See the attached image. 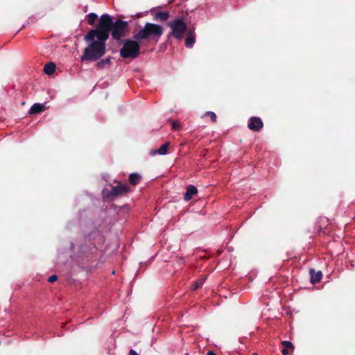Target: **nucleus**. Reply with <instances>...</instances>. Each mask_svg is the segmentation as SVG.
Wrapping results in <instances>:
<instances>
[{"label": "nucleus", "mask_w": 355, "mask_h": 355, "mask_svg": "<svg viewBox=\"0 0 355 355\" xmlns=\"http://www.w3.org/2000/svg\"><path fill=\"white\" fill-rule=\"evenodd\" d=\"M131 20L125 21L107 13H103L100 17V22L96 26L97 29L107 40L110 36L119 46H122L119 50V55L123 59L132 60L133 40L132 35L126 38L123 36L129 33Z\"/></svg>", "instance_id": "nucleus-1"}, {"label": "nucleus", "mask_w": 355, "mask_h": 355, "mask_svg": "<svg viewBox=\"0 0 355 355\" xmlns=\"http://www.w3.org/2000/svg\"><path fill=\"white\" fill-rule=\"evenodd\" d=\"M164 31L160 24L146 22L141 26L137 21L135 22L132 33L133 46L132 60L137 59L141 54V47L145 42L157 44Z\"/></svg>", "instance_id": "nucleus-2"}, {"label": "nucleus", "mask_w": 355, "mask_h": 355, "mask_svg": "<svg viewBox=\"0 0 355 355\" xmlns=\"http://www.w3.org/2000/svg\"><path fill=\"white\" fill-rule=\"evenodd\" d=\"M87 46L80 55L84 63L93 62L104 57L107 52V40L95 26L84 36Z\"/></svg>", "instance_id": "nucleus-3"}, {"label": "nucleus", "mask_w": 355, "mask_h": 355, "mask_svg": "<svg viewBox=\"0 0 355 355\" xmlns=\"http://www.w3.org/2000/svg\"><path fill=\"white\" fill-rule=\"evenodd\" d=\"M166 25L170 28V31L166 36V40L159 46V52H164L167 49L168 46H172L173 39L180 42L182 33H183L185 27L182 23L180 22V20L177 19H173L167 21Z\"/></svg>", "instance_id": "nucleus-4"}, {"label": "nucleus", "mask_w": 355, "mask_h": 355, "mask_svg": "<svg viewBox=\"0 0 355 355\" xmlns=\"http://www.w3.org/2000/svg\"><path fill=\"white\" fill-rule=\"evenodd\" d=\"M173 19L180 20V22L185 26L183 33H182L181 41L184 39V44L187 49H192L196 42V28L192 26L189 27V24L191 23L190 19L186 16L177 15Z\"/></svg>", "instance_id": "nucleus-5"}, {"label": "nucleus", "mask_w": 355, "mask_h": 355, "mask_svg": "<svg viewBox=\"0 0 355 355\" xmlns=\"http://www.w3.org/2000/svg\"><path fill=\"white\" fill-rule=\"evenodd\" d=\"M130 191V188L128 185L123 184L121 182H117V185L112 187L111 190L103 189V195L106 198L116 197Z\"/></svg>", "instance_id": "nucleus-6"}, {"label": "nucleus", "mask_w": 355, "mask_h": 355, "mask_svg": "<svg viewBox=\"0 0 355 355\" xmlns=\"http://www.w3.org/2000/svg\"><path fill=\"white\" fill-rule=\"evenodd\" d=\"M191 12H196L198 15L196 21L205 22L211 19V15L208 12L207 3L198 5L196 8L192 9Z\"/></svg>", "instance_id": "nucleus-7"}, {"label": "nucleus", "mask_w": 355, "mask_h": 355, "mask_svg": "<svg viewBox=\"0 0 355 355\" xmlns=\"http://www.w3.org/2000/svg\"><path fill=\"white\" fill-rule=\"evenodd\" d=\"M159 6H156L150 8V14L153 17V19L156 21L164 23L166 21L171 17V13L168 10H159Z\"/></svg>", "instance_id": "nucleus-8"}, {"label": "nucleus", "mask_w": 355, "mask_h": 355, "mask_svg": "<svg viewBox=\"0 0 355 355\" xmlns=\"http://www.w3.org/2000/svg\"><path fill=\"white\" fill-rule=\"evenodd\" d=\"M206 3L208 12L211 15V18L217 16L219 12L224 10L223 3L221 1L217 0Z\"/></svg>", "instance_id": "nucleus-9"}, {"label": "nucleus", "mask_w": 355, "mask_h": 355, "mask_svg": "<svg viewBox=\"0 0 355 355\" xmlns=\"http://www.w3.org/2000/svg\"><path fill=\"white\" fill-rule=\"evenodd\" d=\"M248 128L254 132H260L263 128V122L259 116H251L248 121Z\"/></svg>", "instance_id": "nucleus-10"}, {"label": "nucleus", "mask_w": 355, "mask_h": 355, "mask_svg": "<svg viewBox=\"0 0 355 355\" xmlns=\"http://www.w3.org/2000/svg\"><path fill=\"white\" fill-rule=\"evenodd\" d=\"M168 146V142H164L159 148H151L148 155H166L169 154Z\"/></svg>", "instance_id": "nucleus-11"}, {"label": "nucleus", "mask_w": 355, "mask_h": 355, "mask_svg": "<svg viewBox=\"0 0 355 355\" xmlns=\"http://www.w3.org/2000/svg\"><path fill=\"white\" fill-rule=\"evenodd\" d=\"M114 59L113 56L108 55L106 57H103L98 60L97 61H94V67L98 69H103L107 66H109L112 64V61Z\"/></svg>", "instance_id": "nucleus-12"}, {"label": "nucleus", "mask_w": 355, "mask_h": 355, "mask_svg": "<svg viewBox=\"0 0 355 355\" xmlns=\"http://www.w3.org/2000/svg\"><path fill=\"white\" fill-rule=\"evenodd\" d=\"M46 105V102H44L43 103H35L34 104H33L31 105V107L28 110V114L30 115L35 114H41L47 109V106Z\"/></svg>", "instance_id": "nucleus-13"}, {"label": "nucleus", "mask_w": 355, "mask_h": 355, "mask_svg": "<svg viewBox=\"0 0 355 355\" xmlns=\"http://www.w3.org/2000/svg\"><path fill=\"white\" fill-rule=\"evenodd\" d=\"M97 20L100 21V17H98V15L95 12H90L87 14L85 16V19L80 22L79 27L81 30H83V28H82V26L85 21H86L90 25H94Z\"/></svg>", "instance_id": "nucleus-14"}, {"label": "nucleus", "mask_w": 355, "mask_h": 355, "mask_svg": "<svg viewBox=\"0 0 355 355\" xmlns=\"http://www.w3.org/2000/svg\"><path fill=\"white\" fill-rule=\"evenodd\" d=\"M310 282L312 284H315L320 282L322 278V272L320 270L315 271V269L311 268L309 270Z\"/></svg>", "instance_id": "nucleus-15"}, {"label": "nucleus", "mask_w": 355, "mask_h": 355, "mask_svg": "<svg viewBox=\"0 0 355 355\" xmlns=\"http://www.w3.org/2000/svg\"><path fill=\"white\" fill-rule=\"evenodd\" d=\"M198 192V189L196 187L193 185H189L187 188V191L184 195V200L185 201H189L193 198V195L196 194Z\"/></svg>", "instance_id": "nucleus-16"}, {"label": "nucleus", "mask_w": 355, "mask_h": 355, "mask_svg": "<svg viewBox=\"0 0 355 355\" xmlns=\"http://www.w3.org/2000/svg\"><path fill=\"white\" fill-rule=\"evenodd\" d=\"M56 69V64L53 62H48L44 67L43 71L45 74L48 76H51L53 74Z\"/></svg>", "instance_id": "nucleus-17"}, {"label": "nucleus", "mask_w": 355, "mask_h": 355, "mask_svg": "<svg viewBox=\"0 0 355 355\" xmlns=\"http://www.w3.org/2000/svg\"><path fill=\"white\" fill-rule=\"evenodd\" d=\"M282 345L283 346V348L281 350V352L283 355H290L288 349H289L291 350L294 349V346L292 344V343L290 341H287V340L282 341Z\"/></svg>", "instance_id": "nucleus-18"}, {"label": "nucleus", "mask_w": 355, "mask_h": 355, "mask_svg": "<svg viewBox=\"0 0 355 355\" xmlns=\"http://www.w3.org/2000/svg\"><path fill=\"white\" fill-rule=\"evenodd\" d=\"M128 180L130 184L135 186L138 184L141 180V175L137 173H130L128 178Z\"/></svg>", "instance_id": "nucleus-19"}, {"label": "nucleus", "mask_w": 355, "mask_h": 355, "mask_svg": "<svg viewBox=\"0 0 355 355\" xmlns=\"http://www.w3.org/2000/svg\"><path fill=\"white\" fill-rule=\"evenodd\" d=\"M168 121L171 122L172 129L180 130L182 128V125L179 121L172 120L171 119H169Z\"/></svg>", "instance_id": "nucleus-20"}, {"label": "nucleus", "mask_w": 355, "mask_h": 355, "mask_svg": "<svg viewBox=\"0 0 355 355\" xmlns=\"http://www.w3.org/2000/svg\"><path fill=\"white\" fill-rule=\"evenodd\" d=\"M205 116H209L211 122L216 121L217 116L216 113L212 111H207L205 114Z\"/></svg>", "instance_id": "nucleus-21"}, {"label": "nucleus", "mask_w": 355, "mask_h": 355, "mask_svg": "<svg viewBox=\"0 0 355 355\" xmlns=\"http://www.w3.org/2000/svg\"><path fill=\"white\" fill-rule=\"evenodd\" d=\"M204 282H205L204 279H199L197 281H196L192 286L193 289L196 290V289L200 288L202 286V284H204Z\"/></svg>", "instance_id": "nucleus-22"}, {"label": "nucleus", "mask_w": 355, "mask_h": 355, "mask_svg": "<svg viewBox=\"0 0 355 355\" xmlns=\"http://www.w3.org/2000/svg\"><path fill=\"white\" fill-rule=\"evenodd\" d=\"M58 280V277L55 275H51L49 277L48 282L53 283Z\"/></svg>", "instance_id": "nucleus-23"}, {"label": "nucleus", "mask_w": 355, "mask_h": 355, "mask_svg": "<svg viewBox=\"0 0 355 355\" xmlns=\"http://www.w3.org/2000/svg\"><path fill=\"white\" fill-rule=\"evenodd\" d=\"M28 24H30V21L27 20L24 24H22L21 27L17 30V33H19L21 30L25 28Z\"/></svg>", "instance_id": "nucleus-24"}, {"label": "nucleus", "mask_w": 355, "mask_h": 355, "mask_svg": "<svg viewBox=\"0 0 355 355\" xmlns=\"http://www.w3.org/2000/svg\"><path fill=\"white\" fill-rule=\"evenodd\" d=\"M36 20L37 19L35 15H31L28 19V21H30V24H33Z\"/></svg>", "instance_id": "nucleus-25"}, {"label": "nucleus", "mask_w": 355, "mask_h": 355, "mask_svg": "<svg viewBox=\"0 0 355 355\" xmlns=\"http://www.w3.org/2000/svg\"><path fill=\"white\" fill-rule=\"evenodd\" d=\"M129 355H139L137 352L134 349H130L129 351Z\"/></svg>", "instance_id": "nucleus-26"}, {"label": "nucleus", "mask_w": 355, "mask_h": 355, "mask_svg": "<svg viewBox=\"0 0 355 355\" xmlns=\"http://www.w3.org/2000/svg\"><path fill=\"white\" fill-rule=\"evenodd\" d=\"M83 11L84 12H87L88 11V6L87 5L83 6Z\"/></svg>", "instance_id": "nucleus-27"}, {"label": "nucleus", "mask_w": 355, "mask_h": 355, "mask_svg": "<svg viewBox=\"0 0 355 355\" xmlns=\"http://www.w3.org/2000/svg\"><path fill=\"white\" fill-rule=\"evenodd\" d=\"M206 355H216V354L212 351H209Z\"/></svg>", "instance_id": "nucleus-28"}, {"label": "nucleus", "mask_w": 355, "mask_h": 355, "mask_svg": "<svg viewBox=\"0 0 355 355\" xmlns=\"http://www.w3.org/2000/svg\"><path fill=\"white\" fill-rule=\"evenodd\" d=\"M191 10L186 9V15H185L186 17H187V15L189 13H191ZM193 14H196V12H193Z\"/></svg>", "instance_id": "nucleus-29"}, {"label": "nucleus", "mask_w": 355, "mask_h": 355, "mask_svg": "<svg viewBox=\"0 0 355 355\" xmlns=\"http://www.w3.org/2000/svg\"><path fill=\"white\" fill-rule=\"evenodd\" d=\"M168 3H172L175 2V0H168Z\"/></svg>", "instance_id": "nucleus-30"}, {"label": "nucleus", "mask_w": 355, "mask_h": 355, "mask_svg": "<svg viewBox=\"0 0 355 355\" xmlns=\"http://www.w3.org/2000/svg\"><path fill=\"white\" fill-rule=\"evenodd\" d=\"M139 14H140V12L136 13L135 15H132V17H135V15H139Z\"/></svg>", "instance_id": "nucleus-31"}, {"label": "nucleus", "mask_w": 355, "mask_h": 355, "mask_svg": "<svg viewBox=\"0 0 355 355\" xmlns=\"http://www.w3.org/2000/svg\"><path fill=\"white\" fill-rule=\"evenodd\" d=\"M177 155H181L180 153H178ZM184 155H187L186 153Z\"/></svg>", "instance_id": "nucleus-32"}, {"label": "nucleus", "mask_w": 355, "mask_h": 355, "mask_svg": "<svg viewBox=\"0 0 355 355\" xmlns=\"http://www.w3.org/2000/svg\"><path fill=\"white\" fill-rule=\"evenodd\" d=\"M253 355H258L257 354H254Z\"/></svg>", "instance_id": "nucleus-33"}]
</instances>
